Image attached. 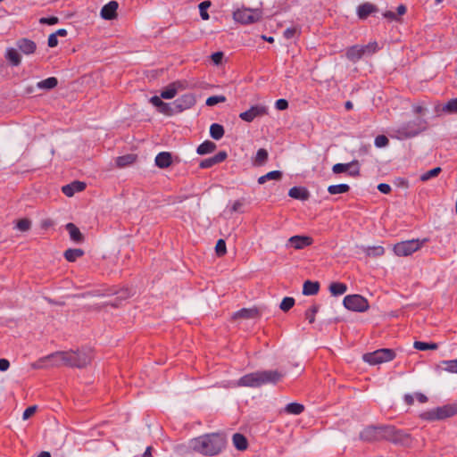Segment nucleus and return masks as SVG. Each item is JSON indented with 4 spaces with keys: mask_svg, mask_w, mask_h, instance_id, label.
<instances>
[{
    "mask_svg": "<svg viewBox=\"0 0 457 457\" xmlns=\"http://www.w3.org/2000/svg\"><path fill=\"white\" fill-rule=\"evenodd\" d=\"M94 354L90 348H82L78 351H58L48 354L37 361V367H61L84 368L91 363Z\"/></svg>",
    "mask_w": 457,
    "mask_h": 457,
    "instance_id": "nucleus-1",
    "label": "nucleus"
},
{
    "mask_svg": "<svg viewBox=\"0 0 457 457\" xmlns=\"http://www.w3.org/2000/svg\"><path fill=\"white\" fill-rule=\"evenodd\" d=\"M227 446L226 436L222 433H208L192 438L188 449L204 456L212 457L221 453Z\"/></svg>",
    "mask_w": 457,
    "mask_h": 457,
    "instance_id": "nucleus-2",
    "label": "nucleus"
},
{
    "mask_svg": "<svg viewBox=\"0 0 457 457\" xmlns=\"http://www.w3.org/2000/svg\"><path fill=\"white\" fill-rule=\"evenodd\" d=\"M360 439L364 442L389 441L394 444L407 445L410 436L394 426H368L360 433Z\"/></svg>",
    "mask_w": 457,
    "mask_h": 457,
    "instance_id": "nucleus-3",
    "label": "nucleus"
},
{
    "mask_svg": "<svg viewBox=\"0 0 457 457\" xmlns=\"http://www.w3.org/2000/svg\"><path fill=\"white\" fill-rule=\"evenodd\" d=\"M284 374L278 370L256 371L243 376L237 382L239 386L259 387L265 384H275Z\"/></svg>",
    "mask_w": 457,
    "mask_h": 457,
    "instance_id": "nucleus-4",
    "label": "nucleus"
},
{
    "mask_svg": "<svg viewBox=\"0 0 457 457\" xmlns=\"http://www.w3.org/2000/svg\"><path fill=\"white\" fill-rule=\"evenodd\" d=\"M426 129L425 120H410L400 125L395 129V137L398 139H405L419 135Z\"/></svg>",
    "mask_w": 457,
    "mask_h": 457,
    "instance_id": "nucleus-5",
    "label": "nucleus"
},
{
    "mask_svg": "<svg viewBox=\"0 0 457 457\" xmlns=\"http://www.w3.org/2000/svg\"><path fill=\"white\" fill-rule=\"evenodd\" d=\"M457 414V403L446 404L421 413L420 417L425 420L434 421L445 420Z\"/></svg>",
    "mask_w": 457,
    "mask_h": 457,
    "instance_id": "nucleus-6",
    "label": "nucleus"
},
{
    "mask_svg": "<svg viewBox=\"0 0 457 457\" xmlns=\"http://www.w3.org/2000/svg\"><path fill=\"white\" fill-rule=\"evenodd\" d=\"M262 11L242 7L233 12V19L241 24L248 25L259 21L262 18Z\"/></svg>",
    "mask_w": 457,
    "mask_h": 457,
    "instance_id": "nucleus-7",
    "label": "nucleus"
},
{
    "mask_svg": "<svg viewBox=\"0 0 457 457\" xmlns=\"http://www.w3.org/2000/svg\"><path fill=\"white\" fill-rule=\"evenodd\" d=\"M395 356V352L393 349L382 348L372 353H365L362 358L365 362H368L371 365H376L390 361L394 360Z\"/></svg>",
    "mask_w": 457,
    "mask_h": 457,
    "instance_id": "nucleus-8",
    "label": "nucleus"
},
{
    "mask_svg": "<svg viewBox=\"0 0 457 457\" xmlns=\"http://www.w3.org/2000/svg\"><path fill=\"white\" fill-rule=\"evenodd\" d=\"M427 241L424 239H412L397 243L394 245L393 251L397 256H409L421 248L423 243Z\"/></svg>",
    "mask_w": 457,
    "mask_h": 457,
    "instance_id": "nucleus-9",
    "label": "nucleus"
},
{
    "mask_svg": "<svg viewBox=\"0 0 457 457\" xmlns=\"http://www.w3.org/2000/svg\"><path fill=\"white\" fill-rule=\"evenodd\" d=\"M344 306L353 312H363L370 308L368 300L360 295H349L344 298Z\"/></svg>",
    "mask_w": 457,
    "mask_h": 457,
    "instance_id": "nucleus-10",
    "label": "nucleus"
},
{
    "mask_svg": "<svg viewBox=\"0 0 457 457\" xmlns=\"http://www.w3.org/2000/svg\"><path fill=\"white\" fill-rule=\"evenodd\" d=\"M269 113V108L263 104H256L239 114V118L246 122H252L255 118L265 116Z\"/></svg>",
    "mask_w": 457,
    "mask_h": 457,
    "instance_id": "nucleus-11",
    "label": "nucleus"
},
{
    "mask_svg": "<svg viewBox=\"0 0 457 457\" xmlns=\"http://www.w3.org/2000/svg\"><path fill=\"white\" fill-rule=\"evenodd\" d=\"M195 103V99L192 94H186L176 99L173 103L174 112H181L191 108Z\"/></svg>",
    "mask_w": 457,
    "mask_h": 457,
    "instance_id": "nucleus-12",
    "label": "nucleus"
},
{
    "mask_svg": "<svg viewBox=\"0 0 457 457\" xmlns=\"http://www.w3.org/2000/svg\"><path fill=\"white\" fill-rule=\"evenodd\" d=\"M187 87V82L175 81L170 83L164 90L161 92V97L164 99H172L175 97L179 91L184 90Z\"/></svg>",
    "mask_w": 457,
    "mask_h": 457,
    "instance_id": "nucleus-13",
    "label": "nucleus"
},
{
    "mask_svg": "<svg viewBox=\"0 0 457 457\" xmlns=\"http://www.w3.org/2000/svg\"><path fill=\"white\" fill-rule=\"evenodd\" d=\"M313 239L309 236H293L288 239V244L295 250L303 249L312 245Z\"/></svg>",
    "mask_w": 457,
    "mask_h": 457,
    "instance_id": "nucleus-14",
    "label": "nucleus"
},
{
    "mask_svg": "<svg viewBox=\"0 0 457 457\" xmlns=\"http://www.w3.org/2000/svg\"><path fill=\"white\" fill-rule=\"evenodd\" d=\"M16 46L18 50L26 55L33 54L37 50L36 43L25 37L17 40Z\"/></svg>",
    "mask_w": 457,
    "mask_h": 457,
    "instance_id": "nucleus-15",
    "label": "nucleus"
},
{
    "mask_svg": "<svg viewBox=\"0 0 457 457\" xmlns=\"http://www.w3.org/2000/svg\"><path fill=\"white\" fill-rule=\"evenodd\" d=\"M119 4L116 1H110L104 4L101 9V17L104 20H113L117 17V10Z\"/></svg>",
    "mask_w": 457,
    "mask_h": 457,
    "instance_id": "nucleus-16",
    "label": "nucleus"
},
{
    "mask_svg": "<svg viewBox=\"0 0 457 457\" xmlns=\"http://www.w3.org/2000/svg\"><path fill=\"white\" fill-rule=\"evenodd\" d=\"M228 157V154L225 151H220L214 156L203 160L199 167L202 169H208L215 164L220 163L225 161Z\"/></svg>",
    "mask_w": 457,
    "mask_h": 457,
    "instance_id": "nucleus-17",
    "label": "nucleus"
},
{
    "mask_svg": "<svg viewBox=\"0 0 457 457\" xmlns=\"http://www.w3.org/2000/svg\"><path fill=\"white\" fill-rule=\"evenodd\" d=\"M161 98V96H152L150 103L157 107L162 113L172 115L175 112L174 107H171L170 104L164 103Z\"/></svg>",
    "mask_w": 457,
    "mask_h": 457,
    "instance_id": "nucleus-18",
    "label": "nucleus"
},
{
    "mask_svg": "<svg viewBox=\"0 0 457 457\" xmlns=\"http://www.w3.org/2000/svg\"><path fill=\"white\" fill-rule=\"evenodd\" d=\"M378 12V7L371 3H364L357 8V15L361 20L367 19L370 14Z\"/></svg>",
    "mask_w": 457,
    "mask_h": 457,
    "instance_id": "nucleus-19",
    "label": "nucleus"
},
{
    "mask_svg": "<svg viewBox=\"0 0 457 457\" xmlns=\"http://www.w3.org/2000/svg\"><path fill=\"white\" fill-rule=\"evenodd\" d=\"M86 188V184L81 181H73L71 184L65 185L62 187V193L71 197L76 192H81Z\"/></svg>",
    "mask_w": 457,
    "mask_h": 457,
    "instance_id": "nucleus-20",
    "label": "nucleus"
},
{
    "mask_svg": "<svg viewBox=\"0 0 457 457\" xmlns=\"http://www.w3.org/2000/svg\"><path fill=\"white\" fill-rule=\"evenodd\" d=\"M288 195L294 199L306 201L310 197V192L303 187H293L289 189Z\"/></svg>",
    "mask_w": 457,
    "mask_h": 457,
    "instance_id": "nucleus-21",
    "label": "nucleus"
},
{
    "mask_svg": "<svg viewBox=\"0 0 457 457\" xmlns=\"http://www.w3.org/2000/svg\"><path fill=\"white\" fill-rule=\"evenodd\" d=\"M5 59L12 66H19L21 63V56L19 53V50L13 47H9L6 49Z\"/></svg>",
    "mask_w": 457,
    "mask_h": 457,
    "instance_id": "nucleus-22",
    "label": "nucleus"
},
{
    "mask_svg": "<svg viewBox=\"0 0 457 457\" xmlns=\"http://www.w3.org/2000/svg\"><path fill=\"white\" fill-rule=\"evenodd\" d=\"M345 55L348 60L353 62H356L364 56L363 49L360 45L350 46L346 49Z\"/></svg>",
    "mask_w": 457,
    "mask_h": 457,
    "instance_id": "nucleus-23",
    "label": "nucleus"
},
{
    "mask_svg": "<svg viewBox=\"0 0 457 457\" xmlns=\"http://www.w3.org/2000/svg\"><path fill=\"white\" fill-rule=\"evenodd\" d=\"M172 157L169 152L159 153L155 157V165L161 169H165L170 166Z\"/></svg>",
    "mask_w": 457,
    "mask_h": 457,
    "instance_id": "nucleus-24",
    "label": "nucleus"
},
{
    "mask_svg": "<svg viewBox=\"0 0 457 457\" xmlns=\"http://www.w3.org/2000/svg\"><path fill=\"white\" fill-rule=\"evenodd\" d=\"M67 231L70 234L71 239L75 243H81L84 240V236L80 232L79 228L73 223H67L65 226Z\"/></svg>",
    "mask_w": 457,
    "mask_h": 457,
    "instance_id": "nucleus-25",
    "label": "nucleus"
},
{
    "mask_svg": "<svg viewBox=\"0 0 457 457\" xmlns=\"http://www.w3.org/2000/svg\"><path fill=\"white\" fill-rule=\"evenodd\" d=\"M320 289V284L317 281L306 280L303 286V294L305 295H317Z\"/></svg>",
    "mask_w": 457,
    "mask_h": 457,
    "instance_id": "nucleus-26",
    "label": "nucleus"
},
{
    "mask_svg": "<svg viewBox=\"0 0 457 457\" xmlns=\"http://www.w3.org/2000/svg\"><path fill=\"white\" fill-rule=\"evenodd\" d=\"M361 249L368 257H380L385 253V248L381 245L361 246Z\"/></svg>",
    "mask_w": 457,
    "mask_h": 457,
    "instance_id": "nucleus-27",
    "label": "nucleus"
},
{
    "mask_svg": "<svg viewBox=\"0 0 457 457\" xmlns=\"http://www.w3.org/2000/svg\"><path fill=\"white\" fill-rule=\"evenodd\" d=\"M234 446L239 451H245L248 447V442L246 437L239 433H236L232 437Z\"/></svg>",
    "mask_w": 457,
    "mask_h": 457,
    "instance_id": "nucleus-28",
    "label": "nucleus"
},
{
    "mask_svg": "<svg viewBox=\"0 0 457 457\" xmlns=\"http://www.w3.org/2000/svg\"><path fill=\"white\" fill-rule=\"evenodd\" d=\"M136 160H137V155L132 154H125L122 156H119L116 159V165L119 168H124V167H127V166L134 163L136 162Z\"/></svg>",
    "mask_w": 457,
    "mask_h": 457,
    "instance_id": "nucleus-29",
    "label": "nucleus"
},
{
    "mask_svg": "<svg viewBox=\"0 0 457 457\" xmlns=\"http://www.w3.org/2000/svg\"><path fill=\"white\" fill-rule=\"evenodd\" d=\"M215 149L216 145L210 140H206L198 145L196 153L200 155H204L212 153Z\"/></svg>",
    "mask_w": 457,
    "mask_h": 457,
    "instance_id": "nucleus-30",
    "label": "nucleus"
},
{
    "mask_svg": "<svg viewBox=\"0 0 457 457\" xmlns=\"http://www.w3.org/2000/svg\"><path fill=\"white\" fill-rule=\"evenodd\" d=\"M83 254L84 251L82 249L70 248L64 252L63 255L68 262H75L77 259L80 258L81 256H83Z\"/></svg>",
    "mask_w": 457,
    "mask_h": 457,
    "instance_id": "nucleus-31",
    "label": "nucleus"
},
{
    "mask_svg": "<svg viewBox=\"0 0 457 457\" xmlns=\"http://www.w3.org/2000/svg\"><path fill=\"white\" fill-rule=\"evenodd\" d=\"M68 34L65 29H59L48 37L47 45L49 47H55L58 45L57 37H66Z\"/></svg>",
    "mask_w": 457,
    "mask_h": 457,
    "instance_id": "nucleus-32",
    "label": "nucleus"
},
{
    "mask_svg": "<svg viewBox=\"0 0 457 457\" xmlns=\"http://www.w3.org/2000/svg\"><path fill=\"white\" fill-rule=\"evenodd\" d=\"M347 291V286L341 282H333L329 285V292L332 295H341Z\"/></svg>",
    "mask_w": 457,
    "mask_h": 457,
    "instance_id": "nucleus-33",
    "label": "nucleus"
},
{
    "mask_svg": "<svg viewBox=\"0 0 457 457\" xmlns=\"http://www.w3.org/2000/svg\"><path fill=\"white\" fill-rule=\"evenodd\" d=\"M258 316V311L256 309H241L237 312L234 315V319L243 318V319H252Z\"/></svg>",
    "mask_w": 457,
    "mask_h": 457,
    "instance_id": "nucleus-34",
    "label": "nucleus"
},
{
    "mask_svg": "<svg viewBox=\"0 0 457 457\" xmlns=\"http://www.w3.org/2000/svg\"><path fill=\"white\" fill-rule=\"evenodd\" d=\"M285 412L292 415H299L304 411V406L298 403H290L286 405Z\"/></svg>",
    "mask_w": 457,
    "mask_h": 457,
    "instance_id": "nucleus-35",
    "label": "nucleus"
},
{
    "mask_svg": "<svg viewBox=\"0 0 457 457\" xmlns=\"http://www.w3.org/2000/svg\"><path fill=\"white\" fill-rule=\"evenodd\" d=\"M282 178V172L279 170H272L268 172L267 174L261 176L258 179L259 184H264L268 180H279Z\"/></svg>",
    "mask_w": 457,
    "mask_h": 457,
    "instance_id": "nucleus-36",
    "label": "nucleus"
},
{
    "mask_svg": "<svg viewBox=\"0 0 457 457\" xmlns=\"http://www.w3.org/2000/svg\"><path fill=\"white\" fill-rule=\"evenodd\" d=\"M58 84V80L54 77H49L46 79H43L39 82H37V87L40 89H53Z\"/></svg>",
    "mask_w": 457,
    "mask_h": 457,
    "instance_id": "nucleus-37",
    "label": "nucleus"
},
{
    "mask_svg": "<svg viewBox=\"0 0 457 457\" xmlns=\"http://www.w3.org/2000/svg\"><path fill=\"white\" fill-rule=\"evenodd\" d=\"M225 130L223 126L218 123H213L210 127V135L215 140H220L224 136Z\"/></svg>",
    "mask_w": 457,
    "mask_h": 457,
    "instance_id": "nucleus-38",
    "label": "nucleus"
},
{
    "mask_svg": "<svg viewBox=\"0 0 457 457\" xmlns=\"http://www.w3.org/2000/svg\"><path fill=\"white\" fill-rule=\"evenodd\" d=\"M358 164V161H353L348 163H337L332 167V170L336 174H339L342 172H346L350 168H353V165Z\"/></svg>",
    "mask_w": 457,
    "mask_h": 457,
    "instance_id": "nucleus-39",
    "label": "nucleus"
},
{
    "mask_svg": "<svg viewBox=\"0 0 457 457\" xmlns=\"http://www.w3.org/2000/svg\"><path fill=\"white\" fill-rule=\"evenodd\" d=\"M268 156H269V154H268L267 150L264 148H260L257 151L254 161H253L254 165H256V166L263 165L267 162Z\"/></svg>",
    "mask_w": 457,
    "mask_h": 457,
    "instance_id": "nucleus-40",
    "label": "nucleus"
},
{
    "mask_svg": "<svg viewBox=\"0 0 457 457\" xmlns=\"http://www.w3.org/2000/svg\"><path fill=\"white\" fill-rule=\"evenodd\" d=\"M350 190V187L347 184L331 185L328 187V192L330 195L344 194Z\"/></svg>",
    "mask_w": 457,
    "mask_h": 457,
    "instance_id": "nucleus-41",
    "label": "nucleus"
},
{
    "mask_svg": "<svg viewBox=\"0 0 457 457\" xmlns=\"http://www.w3.org/2000/svg\"><path fill=\"white\" fill-rule=\"evenodd\" d=\"M413 346L415 349L420 351L436 350L438 347L436 343H426L421 341H415Z\"/></svg>",
    "mask_w": 457,
    "mask_h": 457,
    "instance_id": "nucleus-42",
    "label": "nucleus"
},
{
    "mask_svg": "<svg viewBox=\"0 0 457 457\" xmlns=\"http://www.w3.org/2000/svg\"><path fill=\"white\" fill-rule=\"evenodd\" d=\"M445 113H457V98L449 100L442 108Z\"/></svg>",
    "mask_w": 457,
    "mask_h": 457,
    "instance_id": "nucleus-43",
    "label": "nucleus"
},
{
    "mask_svg": "<svg viewBox=\"0 0 457 457\" xmlns=\"http://www.w3.org/2000/svg\"><path fill=\"white\" fill-rule=\"evenodd\" d=\"M443 369L450 373H457V358L455 360L443 361Z\"/></svg>",
    "mask_w": 457,
    "mask_h": 457,
    "instance_id": "nucleus-44",
    "label": "nucleus"
},
{
    "mask_svg": "<svg viewBox=\"0 0 457 457\" xmlns=\"http://www.w3.org/2000/svg\"><path fill=\"white\" fill-rule=\"evenodd\" d=\"M442 171L441 168L440 167H436L430 170H428L426 172H424L421 176H420V180L421 181H428L430 179L432 178H435L436 176H438L440 174V172Z\"/></svg>",
    "mask_w": 457,
    "mask_h": 457,
    "instance_id": "nucleus-45",
    "label": "nucleus"
},
{
    "mask_svg": "<svg viewBox=\"0 0 457 457\" xmlns=\"http://www.w3.org/2000/svg\"><path fill=\"white\" fill-rule=\"evenodd\" d=\"M319 309L320 305L312 304L308 310H306L305 318L310 323H313L315 321V315L319 312Z\"/></svg>",
    "mask_w": 457,
    "mask_h": 457,
    "instance_id": "nucleus-46",
    "label": "nucleus"
},
{
    "mask_svg": "<svg viewBox=\"0 0 457 457\" xmlns=\"http://www.w3.org/2000/svg\"><path fill=\"white\" fill-rule=\"evenodd\" d=\"M31 228V221L30 220L24 218L17 220L16 222V228L19 229L21 232L29 231Z\"/></svg>",
    "mask_w": 457,
    "mask_h": 457,
    "instance_id": "nucleus-47",
    "label": "nucleus"
},
{
    "mask_svg": "<svg viewBox=\"0 0 457 457\" xmlns=\"http://www.w3.org/2000/svg\"><path fill=\"white\" fill-rule=\"evenodd\" d=\"M295 304V299L293 297H285L283 298L282 302L280 303L279 308L283 312L289 311Z\"/></svg>",
    "mask_w": 457,
    "mask_h": 457,
    "instance_id": "nucleus-48",
    "label": "nucleus"
},
{
    "mask_svg": "<svg viewBox=\"0 0 457 457\" xmlns=\"http://www.w3.org/2000/svg\"><path fill=\"white\" fill-rule=\"evenodd\" d=\"M361 47L363 49V54H375L378 49V43L377 42H370L369 43L368 45L366 46H361Z\"/></svg>",
    "mask_w": 457,
    "mask_h": 457,
    "instance_id": "nucleus-49",
    "label": "nucleus"
},
{
    "mask_svg": "<svg viewBox=\"0 0 457 457\" xmlns=\"http://www.w3.org/2000/svg\"><path fill=\"white\" fill-rule=\"evenodd\" d=\"M211 5L210 1H204L199 4V11H200V16L203 20L207 21L209 20V14L207 12V8Z\"/></svg>",
    "mask_w": 457,
    "mask_h": 457,
    "instance_id": "nucleus-50",
    "label": "nucleus"
},
{
    "mask_svg": "<svg viewBox=\"0 0 457 457\" xmlns=\"http://www.w3.org/2000/svg\"><path fill=\"white\" fill-rule=\"evenodd\" d=\"M215 252L216 254L220 257L226 254L227 253V247H226V242L223 239H219L216 243L215 246Z\"/></svg>",
    "mask_w": 457,
    "mask_h": 457,
    "instance_id": "nucleus-51",
    "label": "nucleus"
},
{
    "mask_svg": "<svg viewBox=\"0 0 457 457\" xmlns=\"http://www.w3.org/2000/svg\"><path fill=\"white\" fill-rule=\"evenodd\" d=\"M226 97L224 96H212L207 98L206 104L208 106H213L219 103H224Z\"/></svg>",
    "mask_w": 457,
    "mask_h": 457,
    "instance_id": "nucleus-52",
    "label": "nucleus"
},
{
    "mask_svg": "<svg viewBox=\"0 0 457 457\" xmlns=\"http://www.w3.org/2000/svg\"><path fill=\"white\" fill-rule=\"evenodd\" d=\"M389 140L388 138L384 135H379L375 138V145L377 147H385L388 145Z\"/></svg>",
    "mask_w": 457,
    "mask_h": 457,
    "instance_id": "nucleus-53",
    "label": "nucleus"
},
{
    "mask_svg": "<svg viewBox=\"0 0 457 457\" xmlns=\"http://www.w3.org/2000/svg\"><path fill=\"white\" fill-rule=\"evenodd\" d=\"M299 32V29L296 28V27H291V28H287L285 31H284V37L287 38V39H291L293 38L297 33Z\"/></svg>",
    "mask_w": 457,
    "mask_h": 457,
    "instance_id": "nucleus-54",
    "label": "nucleus"
},
{
    "mask_svg": "<svg viewBox=\"0 0 457 457\" xmlns=\"http://www.w3.org/2000/svg\"><path fill=\"white\" fill-rule=\"evenodd\" d=\"M59 19L55 16L52 17H43L39 20V23L41 24H47V25H54L58 23Z\"/></svg>",
    "mask_w": 457,
    "mask_h": 457,
    "instance_id": "nucleus-55",
    "label": "nucleus"
},
{
    "mask_svg": "<svg viewBox=\"0 0 457 457\" xmlns=\"http://www.w3.org/2000/svg\"><path fill=\"white\" fill-rule=\"evenodd\" d=\"M36 411H37V406L36 405H32V406L28 407L24 411V412L22 414L23 420L29 419L31 416H33L35 414Z\"/></svg>",
    "mask_w": 457,
    "mask_h": 457,
    "instance_id": "nucleus-56",
    "label": "nucleus"
},
{
    "mask_svg": "<svg viewBox=\"0 0 457 457\" xmlns=\"http://www.w3.org/2000/svg\"><path fill=\"white\" fill-rule=\"evenodd\" d=\"M275 107L279 111H284L288 107V102L286 99H278L275 103Z\"/></svg>",
    "mask_w": 457,
    "mask_h": 457,
    "instance_id": "nucleus-57",
    "label": "nucleus"
},
{
    "mask_svg": "<svg viewBox=\"0 0 457 457\" xmlns=\"http://www.w3.org/2000/svg\"><path fill=\"white\" fill-rule=\"evenodd\" d=\"M211 58H212V61L213 62L214 64L218 65L222 61V58H223V53L222 52H216V53H213L212 55H211Z\"/></svg>",
    "mask_w": 457,
    "mask_h": 457,
    "instance_id": "nucleus-58",
    "label": "nucleus"
},
{
    "mask_svg": "<svg viewBox=\"0 0 457 457\" xmlns=\"http://www.w3.org/2000/svg\"><path fill=\"white\" fill-rule=\"evenodd\" d=\"M378 189L383 194H389L391 192V187L386 183H380L378 186Z\"/></svg>",
    "mask_w": 457,
    "mask_h": 457,
    "instance_id": "nucleus-59",
    "label": "nucleus"
},
{
    "mask_svg": "<svg viewBox=\"0 0 457 457\" xmlns=\"http://www.w3.org/2000/svg\"><path fill=\"white\" fill-rule=\"evenodd\" d=\"M349 175L350 176H353V177H356V176H359L360 175V167H359V163L356 164V165H353V168H350L349 169Z\"/></svg>",
    "mask_w": 457,
    "mask_h": 457,
    "instance_id": "nucleus-60",
    "label": "nucleus"
},
{
    "mask_svg": "<svg viewBox=\"0 0 457 457\" xmlns=\"http://www.w3.org/2000/svg\"><path fill=\"white\" fill-rule=\"evenodd\" d=\"M242 206H243V202L240 200H237L233 203V204L231 206V211L234 212H239L240 209L242 208Z\"/></svg>",
    "mask_w": 457,
    "mask_h": 457,
    "instance_id": "nucleus-61",
    "label": "nucleus"
},
{
    "mask_svg": "<svg viewBox=\"0 0 457 457\" xmlns=\"http://www.w3.org/2000/svg\"><path fill=\"white\" fill-rule=\"evenodd\" d=\"M10 367V362L8 360L6 359H0V370L1 371H5L9 369Z\"/></svg>",
    "mask_w": 457,
    "mask_h": 457,
    "instance_id": "nucleus-62",
    "label": "nucleus"
},
{
    "mask_svg": "<svg viewBox=\"0 0 457 457\" xmlns=\"http://www.w3.org/2000/svg\"><path fill=\"white\" fill-rule=\"evenodd\" d=\"M414 396L417 399V401H419L421 403H424L428 401V397L422 393H416Z\"/></svg>",
    "mask_w": 457,
    "mask_h": 457,
    "instance_id": "nucleus-63",
    "label": "nucleus"
},
{
    "mask_svg": "<svg viewBox=\"0 0 457 457\" xmlns=\"http://www.w3.org/2000/svg\"><path fill=\"white\" fill-rule=\"evenodd\" d=\"M414 395L407 394L404 395L403 399L407 405H412L414 403Z\"/></svg>",
    "mask_w": 457,
    "mask_h": 457,
    "instance_id": "nucleus-64",
    "label": "nucleus"
}]
</instances>
